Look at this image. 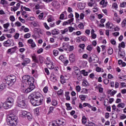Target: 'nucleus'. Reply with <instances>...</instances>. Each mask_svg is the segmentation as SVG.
<instances>
[{
	"instance_id": "nucleus-1",
	"label": "nucleus",
	"mask_w": 126,
	"mask_h": 126,
	"mask_svg": "<svg viewBox=\"0 0 126 126\" xmlns=\"http://www.w3.org/2000/svg\"><path fill=\"white\" fill-rule=\"evenodd\" d=\"M29 99H31V103L33 106H39L44 101V96L39 92H34L29 96Z\"/></svg>"
},
{
	"instance_id": "nucleus-2",
	"label": "nucleus",
	"mask_w": 126,
	"mask_h": 126,
	"mask_svg": "<svg viewBox=\"0 0 126 126\" xmlns=\"http://www.w3.org/2000/svg\"><path fill=\"white\" fill-rule=\"evenodd\" d=\"M6 121L7 125L10 126H15L18 123L17 116L13 114L8 116Z\"/></svg>"
},
{
	"instance_id": "nucleus-3",
	"label": "nucleus",
	"mask_w": 126,
	"mask_h": 126,
	"mask_svg": "<svg viewBox=\"0 0 126 126\" xmlns=\"http://www.w3.org/2000/svg\"><path fill=\"white\" fill-rule=\"evenodd\" d=\"M25 97L23 95H21L19 96L17 99V103L18 107H20V108H22V109L26 108L27 105L25 103Z\"/></svg>"
},
{
	"instance_id": "nucleus-4",
	"label": "nucleus",
	"mask_w": 126,
	"mask_h": 126,
	"mask_svg": "<svg viewBox=\"0 0 126 126\" xmlns=\"http://www.w3.org/2000/svg\"><path fill=\"white\" fill-rule=\"evenodd\" d=\"M14 101V100L13 99V98L11 97H8L7 98V102H4L2 104V106H3L4 109L7 110V109H9L12 107V104H13Z\"/></svg>"
},
{
	"instance_id": "nucleus-5",
	"label": "nucleus",
	"mask_w": 126,
	"mask_h": 126,
	"mask_svg": "<svg viewBox=\"0 0 126 126\" xmlns=\"http://www.w3.org/2000/svg\"><path fill=\"white\" fill-rule=\"evenodd\" d=\"M5 79L6 80L8 86H12L14 84V82L16 81V77L12 75L7 76Z\"/></svg>"
},
{
	"instance_id": "nucleus-6",
	"label": "nucleus",
	"mask_w": 126,
	"mask_h": 126,
	"mask_svg": "<svg viewBox=\"0 0 126 126\" xmlns=\"http://www.w3.org/2000/svg\"><path fill=\"white\" fill-rule=\"evenodd\" d=\"M22 79L23 80L27 81V84H32V83H34V78L30 77V76L28 75L23 76Z\"/></svg>"
},
{
	"instance_id": "nucleus-7",
	"label": "nucleus",
	"mask_w": 126,
	"mask_h": 126,
	"mask_svg": "<svg viewBox=\"0 0 126 126\" xmlns=\"http://www.w3.org/2000/svg\"><path fill=\"white\" fill-rule=\"evenodd\" d=\"M28 85L29 87L25 90V93H29L30 92H31L32 90L35 89V85H34V83L28 84Z\"/></svg>"
},
{
	"instance_id": "nucleus-8",
	"label": "nucleus",
	"mask_w": 126,
	"mask_h": 126,
	"mask_svg": "<svg viewBox=\"0 0 126 126\" xmlns=\"http://www.w3.org/2000/svg\"><path fill=\"white\" fill-rule=\"evenodd\" d=\"M4 47H10V46H14V43L13 40H10L8 39L3 43Z\"/></svg>"
},
{
	"instance_id": "nucleus-9",
	"label": "nucleus",
	"mask_w": 126,
	"mask_h": 126,
	"mask_svg": "<svg viewBox=\"0 0 126 126\" xmlns=\"http://www.w3.org/2000/svg\"><path fill=\"white\" fill-rule=\"evenodd\" d=\"M7 83L6 82V79H3L2 84L0 85V91H2L3 89H5V87L7 86Z\"/></svg>"
},
{
	"instance_id": "nucleus-10",
	"label": "nucleus",
	"mask_w": 126,
	"mask_h": 126,
	"mask_svg": "<svg viewBox=\"0 0 126 126\" xmlns=\"http://www.w3.org/2000/svg\"><path fill=\"white\" fill-rule=\"evenodd\" d=\"M52 5H53V6H54V7L56 8V9H59V8L61 7V4H60V2L58 1H53L52 3Z\"/></svg>"
},
{
	"instance_id": "nucleus-11",
	"label": "nucleus",
	"mask_w": 126,
	"mask_h": 126,
	"mask_svg": "<svg viewBox=\"0 0 126 126\" xmlns=\"http://www.w3.org/2000/svg\"><path fill=\"white\" fill-rule=\"evenodd\" d=\"M29 112H28L27 111L25 110H22L21 111L20 116L22 118H26L27 117V115H28V113Z\"/></svg>"
},
{
	"instance_id": "nucleus-12",
	"label": "nucleus",
	"mask_w": 126,
	"mask_h": 126,
	"mask_svg": "<svg viewBox=\"0 0 126 126\" xmlns=\"http://www.w3.org/2000/svg\"><path fill=\"white\" fill-rule=\"evenodd\" d=\"M23 62L22 63V65H23V66H26L28 63H30V59L28 58H26L24 59Z\"/></svg>"
},
{
	"instance_id": "nucleus-13",
	"label": "nucleus",
	"mask_w": 126,
	"mask_h": 126,
	"mask_svg": "<svg viewBox=\"0 0 126 126\" xmlns=\"http://www.w3.org/2000/svg\"><path fill=\"white\" fill-rule=\"evenodd\" d=\"M69 60L70 63H74V61H75V56L74 54H71L69 55Z\"/></svg>"
},
{
	"instance_id": "nucleus-14",
	"label": "nucleus",
	"mask_w": 126,
	"mask_h": 126,
	"mask_svg": "<svg viewBox=\"0 0 126 126\" xmlns=\"http://www.w3.org/2000/svg\"><path fill=\"white\" fill-rule=\"evenodd\" d=\"M55 123L56 125H57V126H63V125H64V122L61 120H58V121H55Z\"/></svg>"
},
{
	"instance_id": "nucleus-15",
	"label": "nucleus",
	"mask_w": 126,
	"mask_h": 126,
	"mask_svg": "<svg viewBox=\"0 0 126 126\" xmlns=\"http://www.w3.org/2000/svg\"><path fill=\"white\" fill-rule=\"evenodd\" d=\"M95 2H96L95 0H90V2L88 3V5L89 6H91V7H92V6H95L96 5H94Z\"/></svg>"
},
{
	"instance_id": "nucleus-16",
	"label": "nucleus",
	"mask_w": 126,
	"mask_h": 126,
	"mask_svg": "<svg viewBox=\"0 0 126 126\" xmlns=\"http://www.w3.org/2000/svg\"><path fill=\"white\" fill-rule=\"evenodd\" d=\"M50 80L52 81V82H56L57 81V77H56V76L54 75V74H52L50 76Z\"/></svg>"
},
{
	"instance_id": "nucleus-17",
	"label": "nucleus",
	"mask_w": 126,
	"mask_h": 126,
	"mask_svg": "<svg viewBox=\"0 0 126 126\" xmlns=\"http://www.w3.org/2000/svg\"><path fill=\"white\" fill-rule=\"evenodd\" d=\"M79 9H84L85 8V3H80L78 6Z\"/></svg>"
},
{
	"instance_id": "nucleus-18",
	"label": "nucleus",
	"mask_w": 126,
	"mask_h": 126,
	"mask_svg": "<svg viewBox=\"0 0 126 126\" xmlns=\"http://www.w3.org/2000/svg\"><path fill=\"white\" fill-rule=\"evenodd\" d=\"M82 85L83 86H85V87H86L87 86H89V83L87 82L86 80H85V79H83V82H82Z\"/></svg>"
},
{
	"instance_id": "nucleus-19",
	"label": "nucleus",
	"mask_w": 126,
	"mask_h": 126,
	"mask_svg": "<svg viewBox=\"0 0 126 126\" xmlns=\"http://www.w3.org/2000/svg\"><path fill=\"white\" fill-rule=\"evenodd\" d=\"M52 35H58V34H60V32H59V31H57L56 29H55L52 30Z\"/></svg>"
},
{
	"instance_id": "nucleus-20",
	"label": "nucleus",
	"mask_w": 126,
	"mask_h": 126,
	"mask_svg": "<svg viewBox=\"0 0 126 126\" xmlns=\"http://www.w3.org/2000/svg\"><path fill=\"white\" fill-rule=\"evenodd\" d=\"M26 118H27V119H28V120H29V121H31V120H32V119H33L32 114H31V113H30V112H29L28 113V115H27Z\"/></svg>"
},
{
	"instance_id": "nucleus-21",
	"label": "nucleus",
	"mask_w": 126,
	"mask_h": 126,
	"mask_svg": "<svg viewBox=\"0 0 126 126\" xmlns=\"http://www.w3.org/2000/svg\"><path fill=\"white\" fill-rule=\"evenodd\" d=\"M81 73L84 75V76H87L89 72L86 71L85 70H82L81 71Z\"/></svg>"
},
{
	"instance_id": "nucleus-22",
	"label": "nucleus",
	"mask_w": 126,
	"mask_h": 126,
	"mask_svg": "<svg viewBox=\"0 0 126 126\" xmlns=\"http://www.w3.org/2000/svg\"><path fill=\"white\" fill-rule=\"evenodd\" d=\"M118 55H119L122 59H124L125 57L126 56V54L125 53V52H124V51L120 52H120H118Z\"/></svg>"
},
{
	"instance_id": "nucleus-23",
	"label": "nucleus",
	"mask_w": 126,
	"mask_h": 126,
	"mask_svg": "<svg viewBox=\"0 0 126 126\" xmlns=\"http://www.w3.org/2000/svg\"><path fill=\"white\" fill-rule=\"evenodd\" d=\"M100 4L103 5L104 7H106L107 6V2H105V0H102L100 2Z\"/></svg>"
},
{
	"instance_id": "nucleus-24",
	"label": "nucleus",
	"mask_w": 126,
	"mask_h": 126,
	"mask_svg": "<svg viewBox=\"0 0 126 126\" xmlns=\"http://www.w3.org/2000/svg\"><path fill=\"white\" fill-rule=\"evenodd\" d=\"M92 57L95 59V62H94V63H98V62H99V58L97 55L93 54Z\"/></svg>"
},
{
	"instance_id": "nucleus-25",
	"label": "nucleus",
	"mask_w": 126,
	"mask_h": 126,
	"mask_svg": "<svg viewBox=\"0 0 126 126\" xmlns=\"http://www.w3.org/2000/svg\"><path fill=\"white\" fill-rule=\"evenodd\" d=\"M32 59L33 62H34V63H39V61L37 60V58L36 57V56H32Z\"/></svg>"
},
{
	"instance_id": "nucleus-26",
	"label": "nucleus",
	"mask_w": 126,
	"mask_h": 126,
	"mask_svg": "<svg viewBox=\"0 0 126 126\" xmlns=\"http://www.w3.org/2000/svg\"><path fill=\"white\" fill-rule=\"evenodd\" d=\"M79 98H81L82 101H85L86 98V96L84 94H81L79 95Z\"/></svg>"
},
{
	"instance_id": "nucleus-27",
	"label": "nucleus",
	"mask_w": 126,
	"mask_h": 126,
	"mask_svg": "<svg viewBox=\"0 0 126 126\" xmlns=\"http://www.w3.org/2000/svg\"><path fill=\"white\" fill-rule=\"evenodd\" d=\"M96 71H97V72H100V71L103 72V71H104V70H103V69H102L100 67H96Z\"/></svg>"
},
{
	"instance_id": "nucleus-28",
	"label": "nucleus",
	"mask_w": 126,
	"mask_h": 126,
	"mask_svg": "<svg viewBox=\"0 0 126 126\" xmlns=\"http://www.w3.org/2000/svg\"><path fill=\"white\" fill-rule=\"evenodd\" d=\"M58 95H63V90L60 89L57 93Z\"/></svg>"
},
{
	"instance_id": "nucleus-29",
	"label": "nucleus",
	"mask_w": 126,
	"mask_h": 126,
	"mask_svg": "<svg viewBox=\"0 0 126 126\" xmlns=\"http://www.w3.org/2000/svg\"><path fill=\"white\" fill-rule=\"evenodd\" d=\"M65 47L66 48H68L69 47V45H67V44H65V45H63L62 46V49H63L65 51H67V48H65Z\"/></svg>"
},
{
	"instance_id": "nucleus-30",
	"label": "nucleus",
	"mask_w": 126,
	"mask_h": 126,
	"mask_svg": "<svg viewBox=\"0 0 126 126\" xmlns=\"http://www.w3.org/2000/svg\"><path fill=\"white\" fill-rule=\"evenodd\" d=\"M17 49V47L15 46L14 47H13L12 48L9 49L7 52V54H9L12 51V50H16Z\"/></svg>"
},
{
	"instance_id": "nucleus-31",
	"label": "nucleus",
	"mask_w": 126,
	"mask_h": 126,
	"mask_svg": "<svg viewBox=\"0 0 126 126\" xmlns=\"http://www.w3.org/2000/svg\"><path fill=\"white\" fill-rule=\"evenodd\" d=\"M108 54L109 55H112L113 54V48L110 47L108 50Z\"/></svg>"
},
{
	"instance_id": "nucleus-32",
	"label": "nucleus",
	"mask_w": 126,
	"mask_h": 126,
	"mask_svg": "<svg viewBox=\"0 0 126 126\" xmlns=\"http://www.w3.org/2000/svg\"><path fill=\"white\" fill-rule=\"evenodd\" d=\"M68 29L66 28L63 31L61 30V32L62 34H65V33H66V32H68Z\"/></svg>"
},
{
	"instance_id": "nucleus-33",
	"label": "nucleus",
	"mask_w": 126,
	"mask_h": 126,
	"mask_svg": "<svg viewBox=\"0 0 126 126\" xmlns=\"http://www.w3.org/2000/svg\"><path fill=\"white\" fill-rule=\"evenodd\" d=\"M59 60H60V61H62V62H64V61H65V58H64L63 55H61L59 57Z\"/></svg>"
},
{
	"instance_id": "nucleus-34",
	"label": "nucleus",
	"mask_w": 126,
	"mask_h": 126,
	"mask_svg": "<svg viewBox=\"0 0 126 126\" xmlns=\"http://www.w3.org/2000/svg\"><path fill=\"white\" fill-rule=\"evenodd\" d=\"M65 106L67 107V110H71V109H72V107L70 106V104L69 103H66Z\"/></svg>"
},
{
	"instance_id": "nucleus-35",
	"label": "nucleus",
	"mask_w": 126,
	"mask_h": 126,
	"mask_svg": "<svg viewBox=\"0 0 126 126\" xmlns=\"http://www.w3.org/2000/svg\"><path fill=\"white\" fill-rule=\"evenodd\" d=\"M86 122H87V119H86V117L85 116H83L82 117V123L86 124Z\"/></svg>"
},
{
	"instance_id": "nucleus-36",
	"label": "nucleus",
	"mask_w": 126,
	"mask_h": 126,
	"mask_svg": "<svg viewBox=\"0 0 126 126\" xmlns=\"http://www.w3.org/2000/svg\"><path fill=\"white\" fill-rule=\"evenodd\" d=\"M118 108H124L125 104L123 103H120L117 105Z\"/></svg>"
},
{
	"instance_id": "nucleus-37",
	"label": "nucleus",
	"mask_w": 126,
	"mask_h": 126,
	"mask_svg": "<svg viewBox=\"0 0 126 126\" xmlns=\"http://www.w3.org/2000/svg\"><path fill=\"white\" fill-rule=\"evenodd\" d=\"M49 111L48 112V113H47V115H50V114H51V113H53V111L54 110V107H50L49 108Z\"/></svg>"
},
{
	"instance_id": "nucleus-38",
	"label": "nucleus",
	"mask_w": 126,
	"mask_h": 126,
	"mask_svg": "<svg viewBox=\"0 0 126 126\" xmlns=\"http://www.w3.org/2000/svg\"><path fill=\"white\" fill-rule=\"evenodd\" d=\"M78 28H80V29H84V25L83 23H81L78 25Z\"/></svg>"
},
{
	"instance_id": "nucleus-39",
	"label": "nucleus",
	"mask_w": 126,
	"mask_h": 126,
	"mask_svg": "<svg viewBox=\"0 0 126 126\" xmlns=\"http://www.w3.org/2000/svg\"><path fill=\"white\" fill-rule=\"evenodd\" d=\"M3 26L4 28H5V29H7V28L9 27V23H7L6 24H3Z\"/></svg>"
},
{
	"instance_id": "nucleus-40",
	"label": "nucleus",
	"mask_w": 126,
	"mask_h": 126,
	"mask_svg": "<svg viewBox=\"0 0 126 126\" xmlns=\"http://www.w3.org/2000/svg\"><path fill=\"white\" fill-rule=\"evenodd\" d=\"M76 90L77 92H80V91L81 90V87H80V86H76Z\"/></svg>"
},
{
	"instance_id": "nucleus-41",
	"label": "nucleus",
	"mask_w": 126,
	"mask_h": 126,
	"mask_svg": "<svg viewBox=\"0 0 126 126\" xmlns=\"http://www.w3.org/2000/svg\"><path fill=\"white\" fill-rule=\"evenodd\" d=\"M0 3L1 4H7V3H8V2H7V1L5 0H1L0 1Z\"/></svg>"
},
{
	"instance_id": "nucleus-42",
	"label": "nucleus",
	"mask_w": 126,
	"mask_h": 126,
	"mask_svg": "<svg viewBox=\"0 0 126 126\" xmlns=\"http://www.w3.org/2000/svg\"><path fill=\"white\" fill-rule=\"evenodd\" d=\"M58 54H59V51L56 50L53 51V55L54 56H55V57H57Z\"/></svg>"
},
{
	"instance_id": "nucleus-43",
	"label": "nucleus",
	"mask_w": 126,
	"mask_h": 126,
	"mask_svg": "<svg viewBox=\"0 0 126 126\" xmlns=\"http://www.w3.org/2000/svg\"><path fill=\"white\" fill-rule=\"evenodd\" d=\"M52 104L53 106H57L58 105V102L56 100H52Z\"/></svg>"
},
{
	"instance_id": "nucleus-44",
	"label": "nucleus",
	"mask_w": 126,
	"mask_h": 126,
	"mask_svg": "<svg viewBox=\"0 0 126 126\" xmlns=\"http://www.w3.org/2000/svg\"><path fill=\"white\" fill-rule=\"evenodd\" d=\"M110 81V80L109 79H105L103 80V82L104 84H108Z\"/></svg>"
},
{
	"instance_id": "nucleus-45",
	"label": "nucleus",
	"mask_w": 126,
	"mask_h": 126,
	"mask_svg": "<svg viewBox=\"0 0 126 126\" xmlns=\"http://www.w3.org/2000/svg\"><path fill=\"white\" fill-rule=\"evenodd\" d=\"M15 26H18V27H20V26H21V23L19 22H16L15 23Z\"/></svg>"
},
{
	"instance_id": "nucleus-46",
	"label": "nucleus",
	"mask_w": 126,
	"mask_h": 126,
	"mask_svg": "<svg viewBox=\"0 0 126 126\" xmlns=\"http://www.w3.org/2000/svg\"><path fill=\"white\" fill-rule=\"evenodd\" d=\"M28 20H30V21H33V20H35V17H29L27 19Z\"/></svg>"
},
{
	"instance_id": "nucleus-47",
	"label": "nucleus",
	"mask_w": 126,
	"mask_h": 126,
	"mask_svg": "<svg viewBox=\"0 0 126 126\" xmlns=\"http://www.w3.org/2000/svg\"><path fill=\"white\" fill-rule=\"evenodd\" d=\"M9 19L12 22H13V21H15V18H14V16H11L9 18Z\"/></svg>"
},
{
	"instance_id": "nucleus-48",
	"label": "nucleus",
	"mask_w": 126,
	"mask_h": 126,
	"mask_svg": "<svg viewBox=\"0 0 126 126\" xmlns=\"http://www.w3.org/2000/svg\"><path fill=\"white\" fill-rule=\"evenodd\" d=\"M63 63H64V65L65 66H66V65H67V64L69 62L68 60H65V61L63 62Z\"/></svg>"
},
{
	"instance_id": "nucleus-49",
	"label": "nucleus",
	"mask_w": 126,
	"mask_h": 126,
	"mask_svg": "<svg viewBox=\"0 0 126 126\" xmlns=\"http://www.w3.org/2000/svg\"><path fill=\"white\" fill-rule=\"evenodd\" d=\"M126 19H124L123 21L122 22V25L123 28L126 26Z\"/></svg>"
},
{
	"instance_id": "nucleus-50",
	"label": "nucleus",
	"mask_w": 126,
	"mask_h": 126,
	"mask_svg": "<svg viewBox=\"0 0 126 126\" xmlns=\"http://www.w3.org/2000/svg\"><path fill=\"white\" fill-rule=\"evenodd\" d=\"M30 36H31V35L30 34V33H28L26 34H25L24 35V38H30Z\"/></svg>"
},
{
	"instance_id": "nucleus-51",
	"label": "nucleus",
	"mask_w": 126,
	"mask_h": 126,
	"mask_svg": "<svg viewBox=\"0 0 126 126\" xmlns=\"http://www.w3.org/2000/svg\"><path fill=\"white\" fill-rule=\"evenodd\" d=\"M120 47L121 48H125L126 47V44H125V42L124 41H122L121 42V44H120Z\"/></svg>"
},
{
	"instance_id": "nucleus-52",
	"label": "nucleus",
	"mask_w": 126,
	"mask_h": 126,
	"mask_svg": "<svg viewBox=\"0 0 126 126\" xmlns=\"http://www.w3.org/2000/svg\"><path fill=\"white\" fill-rule=\"evenodd\" d=\"M112 35H113V36H114L115 37H117V36H119L120 35V32H113L112 33Z\"/></svg>"
},
{
	"instance_id": "nucleus-53",
	"label": "nucleus",
	"mask_w": 126,
	"mask_h": 126,
	"mask_svg": "<svg viewBox=\"0 0 126 126\" xmlns=\"http://www.w3.org/2000/svg\"><path fill=\"white\" fill-rule=\"evenodd\" d=\"M44 70L45 72L47 73V75H50V71H49V69H48V68H45Z\"/></svg>"
},
{
	"instance_id": "nucleus-54",
	"label": "nucleus",
	"mask_w": 126,
	"mask_h": 126,
	"mask_svg": "<svg viewBox=\"0 0 126 126\" xmlns=\"http://www.w3.org/2000/svg\"><path fill=\"white\" fill-rule=\"evenodd\" d=\"M79 47L80 48H81V49H82V50H84V48H85V44H80Z\"/></svg>"
},
{
	"instance_id": "nucleus-55",
	"label": "nucleus",
	"mask_w": 126,
	"mask_h": 126,
	"mask_svg": "<svg viewBox=\"0 0 126 126\" xmlns=\"http://www.w3.org/2000/svg\"><path fill=\"white\" fill-rule=\"evenodd\" d=\"M79 76L77 77V79L78 80H79V81H81L82 79V76L81 75V74L78 75Z\"/></svg>"
},
{
	"instance_id": "nucleus-56",
	"label": "nucleus",
	"mask_w": 126,
	"mask_h": 126,
	"mask_svg": "<svg viewBox=\"0 0 126 126\" xmlns=\"http://www.w3.org/2000/svg\"><path fill=\"white\" fill-rule=\"evenodd\" d=\"M126 119V116L125 114H123L122 115L120 116V119L121 120H125Z\"/></svg>"
},
{
	"instance_id": "nucleus-57",
	"label": "nucleus",
	"mask_w": 126,
	"mask_h": 126,
	"mask_svg": "<svg viewBox=\"0 0 126 126\" xmlns=\"http://www.w3.org/2000/svg\"><path fill=\"white\" fill-rule=\"evenodd\" d=\"M68 29L69 30V32H72L73 30H74V28H72V27H69Z\"/></svg>"
},
{
	"instance_id": "nucleus-58",
	"label": "nucleus",
	"mask_w": 126,
	"mask_h": 126,
	"mask_svg": "<svg viewBox=\"0 0 126 126\" xmlns=\"http://www.w3.org/2000/svg\"><path fill=\"white\" fill-rule=\"evenodd\" d=\"M43 24H44V26L45 28H46V29H47V30H49V29H50V27L48 26V25L47 24V23H44Z\"/></svg>"
},
{
	"instance_id": "nucleus-59",
	"label": "nucleus",
	"mask_w": 126,
	"mask_h": 126,
	"mask_svg": "<svg viewBox=\"0 0 126 126\" xmlns=\"http://www.w3.org/2000/svg\"><path fill=\"white\" fill-rule=\"evenodd\" d=\"M64 18V14H63V13H62L60 15V19L63 20Z\"/></svg>"
},
{
	"instance_id": "nucleus-60",
	"label": "nucleus",
	"mask_w": 126,
	"mask_h": 126,
	"mask_svg": "<svg viewBox=\"0 0 126 126\" xmlns=\"http://www.w3.org/2000/svg\"><path fill=\"white\" fill-rule=\"evenodd\" d=\"M15 39H17L19 38V34L18 33H16L14 36Z\"/></svg>"
},
{
	"instance_id": "nucleus-61",
	"label": "nucleus",
	"mask_w": 126,
	"mask_h": 126,
	"mask_svg": "<svg viewBox=\"0 0 126 126\" xmlns=\"http://www.w3.org/2000/svg\"><path fill=\"white\" fill-rule=\"evenodd\" d=\"M116 93H117V91H113L111 93L110 95L111 96H114Z\"/></svg>"
},
{
	"instance_id": "nucleus-62",
	"label": "nucleus",
	"mask_w": 126,
	"mask_h": 126,
	"mask_svg": "<svg viewBox=\"0 0 126 126\" xmlns=\"http://www.w3.org/2000/svg\"><path fill=\"white\" fill-rule=\"evenodd\" d=\"M82 40L84 42L87 41V37H86V36H83Z\"/></svg>"
},
{
	"instance_id": "nucleus-63",
	"label": "nucleus",
	"mask_w": 126,
	"mask_h": 126,
	"mask_svg": "<svg viewBox=\"0 0 126 126\" xmlns=\"http://www.w3.org/2000/svg\"><path fill=\"white\" fill-rule=\"evenodd\" d=\"M43 92L44 93L48 92V87H45L43 89Z\"/></svg>"
},
{
	"instance_id": "nucleus-64",
	"label": "nucleus",
	"mask_w": 126,
	"mask_h": 126,
	"mask_svg": "<svg viewBox=\"0 0 126 126\" xmlns=\"http://www.w3.org/2000/svg\"><path fill=\"white\" fill-rule=\"evenodd\" d=\"M110 42L112 45H116V40L115 39H112L110 40Z\"/></svg>"
}]
</instances>
